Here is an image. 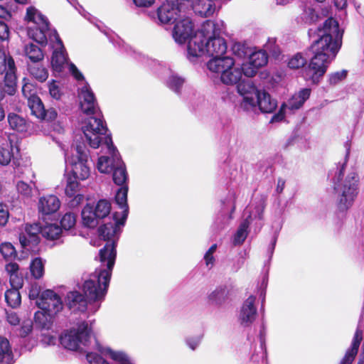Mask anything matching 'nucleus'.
I'll use <instances>...</instances> for the list:
<instances>
[{
  "label": "nucleus",
  "mask_w": 364,
  "mask_h": 364,
  "mask_svg": "<svg viewBox=\"0 0 364 364\" xmlns=\"http://www.w3.org/2000/svg\"><path fill=\"white\" fill-rule=\"evenodd\" d=\"M319 38L315 41L311 49L314 56L303 72V76L312 83H318L326 73L327 68L341 46L342 33L338 22L328 18L322 29L318 28Z\"/></svg>",
  "instance_id": "obj_1"
},
{
  "label": "nucleus",
  "mask_w": 364,
  "mask_h": 364,
  "mask_svg": "<svg viewBox=\"0 0 364 364\" xmlns=\"http://www.w3.org/2000/svg\"><path fill=\"white\" fill-rule=\"evenodd\" d=\"M220 33V28L213 21L204 22L188 42V57L208 55L211 57L210 60L226 58L224 55L227 51V43L224 38L219 36Z\"/></svg>",
  "instance_id": "obj_2"
},
{
  "label": "nucleus",
  "mask_w": 364,
  "mask_h": 364,
  "mask_svg": "<svg viewBox=\"0 0 364 364\" xmlns=\"http://www.w3.org/2000/svg\"><path fill=\"white\" fill-rule=\"evenodd\" d=\"M107 248L109 251L107 257L105 255L106 251L102 250L100 252L102 267L91 274L89 278L85 280L82 287L85 296L89 300L88 310L92 314L99 309L100 304L98 303L105 298L114 264L115 255L113 247L107 246Z\"/></svg>",
  "instance_id": "obj_3"
},
{
  "label": "nucleus",
  "mask_w": 364,
  "mask_h": 364,
  "mask_svg": "<svg viewBox=\"0 0 364 364\" xmlns=\"http://www.w3.org/2000/svg\"><path fill=\"white\" fill-rule=\"evenodd\" d=\"M82 130L92 148L97 149L105 145L113 153V181L118 186L123 185L127 179L125 166L113 145L110 135L107 134L108 130L104 122L100 118L90 117L82 127Z\"/></svg>",
  "instance_id": "obj_4"
},
{
  "label": "nucleus",
  "mask_w": 364,
  "mask_h": 364,
  "mask_svg": "<svg viewBox=\"0 0 364 364\" xmlns=\"http://www.w3.org/2000/svg\"><path fill=\"white\" fill-rule=\"evenodd\" d=\"M345 164L340 168L333 179L334 191L337 195V205L341 211L350 208L358 193V177L355 173L348 174L344 179Z\"/></svg>",
  "instance_id": "obj_5"
},
{
  "label": "nucleus",
  "mask_w": 364,
  "mask_h": 364,
  "mask_svg": "<svg viewBox=\"0 0 364 364\" xmlns=\"http://www.w3.org/2000/svg\"><path fill=\"white\" fill-rule=\"evenodd\" d=\"M207 67L225 85H235L242 80V69L235 65L232 58L210 60L207 63Z\"/></svg>",
  "instance_id": "obj_6"
},
{
  "label": "nucleus",
  "mask_w": 364,
  "mask_h": 364,
  "mask_svg": "<svg viewBox=\"0 0 364 364\" xmlns=\"http://www.w3.org/2000/svg\"><path fill=\"white\" fill-rule=\"evenodd\" d=\"M37 304L41 311L35 314V321L43 328L48 329L52 317L63 309L61 299L53 291L48 289L41 294Z\"/></svg>",
  "instance_id": "obj_7"
},
{
  "label": "nucleus",
  "mask_w": 364,
  "mask_h": 364,
  "mask_svg": "<svg viewBox=\"0 0 364 364\" xmlns=\"http://www.w3.org/2000/svg\"><path fill=\"white\" fill-rule=\"evenodd\" d=\"M25 19L33 24L28 26V36L40 44H46L49 26L48 19L34 6L27 8Z\"/></svg>",
  "instance_id": "obj_8"
},
{
  "label": "nucleus",
  "mask_w": 364,
  "mask_h": 364,
  "mask_svg": "<svg viewBox=\"0 0 364 364\" xmlns=\"http://www.w3.org/2000/svg\"><path fill=\"white\" fill-rule=\"evenodd\" d=\"M72 156L65 154V161L72 166L71 175L75 179L85 180L90 173L87 164L89 159V150L82 145H77L72 148Z\"/></svg>",
  "instance_id": "obj_9"
},
{
  "label": "nucleus",
  "mask_w": 364,
  "mask_h": 364,
  "mask_svg": "<svg viewBox=\"0 0 364 364\" xmlns=\"http://www.w3.org/2000/svg\"><path fill=\"white\" fill-rule=\"evenodd\" d=\"M97 352L87 353L90 364H132L129 357L122 351H114L109 348H102L96 343Z\"/></svg>",
  "instance_id": "obj_10"
},
{
  "label": "nucleus",
  "mask_w": 364,
  "mask_h": 364,
  "mask_svg": "<svg viewBox=\"0 0 364 364\" xmlns=\"http://www.w3.org/2000/svg\"><path fill=\"white\" fill-rule=\"evenodd\" d=\"M3 80L4 92L12 95L16 92V76L14 59L0 51V80Z\"/></svg>",
  "instance_id": "obj_11"
},
{
  "label": "nucleus",
  "mask_w": 364,
  "mask_h": 364,
  "mask_svg": "<svg viewBox=\"0 0 364 364\" xmlns=\"http://www.w3.org/2000/svg\"><path fill=\"white\" fill-rule=\"evenodd\" d=\"M90 334V328L85 323L79 326L77 330L73 329L65 332L60 338L61 345L70 350H77L80 345H86Z\"/></svg>",
  "instance_id": "obj_12"
},
{
  "label": "nucleus",
  "mask_w": 364,
  "mask_h": 364,
  "mask_svg": "<svg viewBox=\"0 0 364 364\" xmlns=\"http://www.w3.org/2000/svg\"><path fill=\"white\" fill-rule=\"evenodd\" d=\"M114 221L113 223H107L105 225L100 227L98 230L100 236L104 240L107 241L105 247L100 251V252L102 250L106 251V257L108 256V252H109L107 250V246L113 247V251L116 255V242L121 232V227L123 226L125 223V220H124L123 218L119 220L117 218V213L114 214Z\"/></svg>",
  "instance_id": "obj_13"
},
{
  "label": "nucleus",
  "mask_w": 364,
  "mask_h": 364,
  "mask_svg": "<svg viewBox=\"0 0 364 364\" xmlns=\"http://www.w3.org/2000/svg\"><path fill=\"white\" fill-rule=\"evenodd\" d=\"M256 296H249L242 303L238 314L237 321L242 327L250 326L257 316V309L255 306Z\"/></svg>",
  "instance_id": "obj_14"
},
{
  "label": "nucleus",
  "mask_w": 364,
  "mask_h": 364,
  "mask_svg": "<svg viewBox=\"0 0 364 364\" xmlns=\"http://www.w3.org/2000/svg\"><path fill=\"white\" fill-rule=\"evenodd\" d=\"M239 95L242 97L241 106L246 110H250L256 107V96L259 91L254 84L250 80H242L237 85Z\"/></svg>",
  "instance_id": "obj_15"
},
{
  "label": "nucleus",
  "mask_w": 364,
  "mask_h": 364,
  "mask_svg": "<svg viewBox=\"0 0 364 364\" xmlns=\"http://www.w3.org/2000/svg\"><path fill=\"white\" fill-rule=\"evenodd\" d=\"M181 6L173 0L166 1L158 9L157 14L159 22L162 24H169L176 22L182 16Z\"/></svg>",
  "instance_id": "obj_16"
},
{
  "label": "nucleus",
  "mask_w": 364,
  "mask_h": 364,
  "mask_svg": "<svg viewBox=\"0 0 364 364\" xmlns=\"http://www.w3.org/2000/svg\"><path fill=\"white\" fill-rule=\"evenodd\" d=\"M311 94V90L304 88L298 93L294 95L286 103H284L278 114L273 116L272 121L279 122L283 119L284 111L286 109L290 110L299 109L306 100L309 99Z\"/></svg>",
  "instance_id": "obj_17"
},
{
  "label": "nucleus",
  "mask_w": 364,
  "mask_h": 364,
  "mask_svg": "<svg viewBox=\"0 0 364 364\" xmlns=\"http://www.w3.org/2000/svg\"><path fill=\"white\" fill-rule=\"evenodd\" d=\"M50 40L54 43V51L52 55L51 65L54 71L60 73L63 70L65 64L67 63L68 58L65 53L63 42L55 31L53 33H50Z\"/></svg>",
  "instance_id": "obj_18"
},
{
  "label": "nucleus",
  "mask_w": 364,
  "mask_h": 364,
  "mask_svg": "<svg viewBox=\"0 0 364 364\" xmlns=\"http://www.w3.org/2000/svg\"><path fill=\"white\" fill-rule=\"evenodd\" d=\"M193 31V26L188 18H181L176 22L173 31V37L178 43H183Z\"/></svg>",
  "instance_id": "obj_19"
},
{
  "label": "nucleus",
  "mask_w": 364,
  "mask_h": 364,
  "mask_svg": "<svg viewBox=\"0 0 364 364\" xmlns=\"http://www.w3.org/2000/svg\"><path fill=\"white\" fill-rule=\"evenodd\" d=\"M79 99L82 112L87 114L95 113L97 104L94 95L87 85L85 84L80 88Z\"/></svg>",
  "instance_id": "obj_20"
},
{
  "label": "nucleus",
  "mask_w": 364,
  "mask_h": 364,
  "mask_svg": "<svg viewBox=\"0 0 364 364\" xmlns=\"http://www.w3.org/2000/svg\"><path fill=\"white\" fill-rule=\"evenodd\" d=\"M42 228L38 224L26 225L25 231L20 234L19 241L23 247L27 248L31 245H36L38 242V234L41 233Z\"/></svg>",
  "instance_id": "obj_21"
},
{
  "label": "nucleus",
  "mask_w": 364,
  "mask_h": 364,
  "mask_svg": "<svg viewBox=\"0 0 364 364\" xmlns=\"http://www.w3.org/2000/svg\"><path fill=\"white\" fill-rule=\"evenodd\" d=\"M60 207L59 198L54 195H48L40 198L38 208L43 215H51L57 212Z\"/></svg>",
  "instance_id": "obj_22"
},
{
  "label": "nucleus",
  "mask_w": 364,
  "mask_h": 364,
  "mask_svg": "<svg viewBox=\"0 0 364 364\" xmlns=\"http://www.w3.org/2000/svg\"><path fill=\"white\" fill-rule=\"evenodd\" d=\"M65 302L72 311L84 312L87 309L89 300L78 291H74L68 293Z\"/></svg>",
  "instance_id": "obj_23"
},
{
  "label": "nucleus",
  "mask_w": 364,
  "mask_h": 364,
  "mask_svg": "<svg viewBox=\"0 0 364 364\" xmlns=\"http://www.w3.org/2000/svg\"><path fill=\"white\" fill-rule=\"evenodd\" d=\"M256 107L264 113H271L277 107V101L264 90H259L255 98Z\"/></svg>",
  "instance_id": "obj_24"
},
{
  "label": "nucleus",
  "mask_w": 364,
  "mask_h": 364,
  "mask_svg": "<svg viewBox=\"0 0 364 364\" xmlns=\"http://www.w3.org/2000/svg\"><path fill=\"white\" fill-rule=\"evenodd\" d=\"M214 0H196L193 4V10L196 15L201 17L212 16L215 11Z\"/></svg>",
  "instance_id": "obj_25"
},
{
  "label": "nucleus",
  "mask_w": 364,
  "mask_h": 364,
  "mask_svg": "<svg viewBox=\"0 0 364 364\" xmlns=\"http://www.w3.org/2000/svg\"><path fill=\"white\" fill-rule=\"evenodd\" d=\"M363 338V331L358 327L354 335L352 345L349 348L340 364H351L358 353V348Z\"/></svg>",
  "instance_id": "obj_26"
},
{
  "label": "nucleus",
  "mask_w": 364,
  "mask_h": 364,
  "mask_svg": "<svg viewBox=\"0 0 364 364\" xmlns=\"http://www.w3.org/2000/svg\"><path fill=\"white\" fill-rule=\"evenodd\" d=\"M300 18L306 23H314L321 18L316 6L311 4H304L301 6Z\"/></svg>",
  "instance_id": "obj_27"
},
{
  "label": "nucleus",
  "mask_w": 364,
  "mask_h": 364,
  "mask_svg": "<svg viewBox=\"0 0 364 364\" xmlns=\"http://www.w3.org/2000/svg\"><path fill=\"white\" fill-rule=\"evenodd\" d=\"M14 363V355L9 341L5 338L0 337V364H13Z\"/></svg>",
  "instance_id": "obj_28"
},
{
  "label": "nucleus",
  "mask_w": 364,
  "mask_h": 364,
  "mask_svg": "<svg viewBox=\"0 0 364 364\" xmlns=\"http://www.w3.org/2000/svg\"><path fill=\"white\" fill-rule=\"evenodd\" d=\"M82 219L84 225L93 228L98 225V219L100 218L95 214L93 207L87 205L82 211Z\"/></svg>",
  "instance_id": "obj_29"
},
{
  "label": "nucleus",
  "mask_w": 364,
  "mask_h": 364,
  "mask_svg": "<svg viewBox=\"0 0 364 364\" xmlns=\"http://www.w3.org/2000/svg\"><path fill=\"white\" fill-rule=\"evenodd\" d=\"M28 105L33 115L40 119L43 118V115L45 114V107L41 100L38 96H29Z\"/></svg>",
  "instance_id": "obj_30"
},
{
  "label": "nucleus",
  "mask_w": 364,
  "mask_h": 364,
  "mask_svg": "<svg viewBox=\"0 0 364 364\" xmlns=\"http://www.w3.org/2000/svg\"><path fill=\"white\" fill-rule=\"evenodd\" d=\"M8 122L11 128L18 132H26L28 128V124L26 120L14 113H10L8 115Z\"/></svg>",
  "instance_id": "obj_31"
},
{
  "label": "nucleus",
  "mask_w": 364,
  "mask_h": 364,
  "mask_svg": "<svg viewBox=\"0 0 364 364\" xmlns=\"http://www.w3.org/2000/svg\"><path fill=\"white\" fill-rule=\"evenodd\" d=\"M127 192L128 188L124 186L120 188L117 192L115 196L116 203L119 205V208L122 210V216L124 220H126L128 215V205H127Z\"/></svg>",
  "instance_id": "obj_32"
},
{
  "label": "nucleus",
  "mask_w": 364,
  "mask_h": 364,
  "mask_svg": "<svg viewBox=\"0 0 364 364\" xmlns=\"http://www.w3.org/2000/svg\"><path fill=\"white\" fill-rule=\"evenodd\" d=\"M106 148L107 149L108 153L111 155V157L105 156H100L98 159L97 168L101 173H109L114 168L113 166V153L110 151L107 146Z\"/></svg>",
  "instance_id": "obj_33"
},
{
  "label": "nucleus",
  "mask_w": 364,
  "mask_h": 364,
  "mask_svg": "<svg viewBox=\"0 0 364 364\" xmlns=\"http://www.w3.org/2000/svg\"><path fill=\"white\" fill-rule=\"evenodd\" d=\"M25 55L32 61V62H39L43 59V53L41 49L38 47L36 45L33 43H29L25 46L24 48Z\"/></svg>",
  "instance_id": "obj_34"
},
{
  "label": "nucleus",
  "mask_w": 364,
  "mask_h": 364,
  "mask_svg": "<svg viewBox=\"0 0 364 364\" xmlns=\"http://www.w3.org/2000/svg\"><path fill=\"white\" fill-rule=\"evenodd\" d=\"M62 232L61 228L56 224H48L42 228V235L48 240L58 239Z\"/></svg>",
  "instance_id": "obj_35"
},
{
  "label": "nucleus",
  "mask_w": 364,
  "mask_h": 364,
  "mask_svg": "<svg viewBox=\"0 0 364 364\" xmlns=\"http://www.w3.org/2000/svg\"><path fill=\"white\" fill-rule=\"evenodd\" d=\"M19 288H13L5 292V299L7 304L12 308L17 307L21 303Z\"/></svg>",
  "instance_id": "obj_36"
},
{
  "label": "nucleus",
  "mask_w": 364,
  "mask_h": 364,
  "mask_svg": "<svg viewBox=\"0 0 364 364\" xmlns=\"http://www.w3.org/2000/svg\"><path fill=\"white\" fill-rule=\"evenodd\" d=\"M227 296L228 293L225 289L218 288L209 294L208 300L213 304L219 305L225 301Z\"/></svg>",
  "instance_id": "obj_37"
},
{
  "label": "nucleus",
  "mask_w": 364,
  "mask_h": 364,
  "mask_svg": "<svg viewBox=\"0 0 364 364\" xmlns=\"http://www.w3.org/2000/svg\"><path fill=\"white\" fill-rule=\"evenodd\" d=\"M250 61L253 66L259 68L267 63V55L264 51L259 50L250 55Z\"/></svg>",
  "instance_id": "obj_38"
},
{
  "label": "nucleus",
  "mask_w": 364,
  "mask_h": 364,
  "mask_svg": "<svg viewBox=\"0 0 364 364\" xmlns=\"http://www.w3.org/2000/svg\"><path fill=\"white\" fill-rule=\"evenodd\" d=\"M94 210L100 219L104 218L109 214L111 211V204L107 200H100L97 202Z\"/></svg>",
  "instance_id": "obj_39"
},
{
  "label": "nucleus",
  "mask_w": 364,
  "mask_h": 364,
  "mask_svg": "<svg viewBox=\"0 0 364 364\" xmlns=\"http://www.w3.org/2000/svg\"><path fill=\"white\" fill-rule=\"evenodd\" d=\"M250 225L248 219L245 220L240 225L234 237V244H242L247 236V228Z\"/></svg>",
  "instance_id": "obj_40"
},
{
  "label": "nucleus",
  "mask_w": 364,
  "mask_h": 364,
  "mask_svg": "<svg viewBox=\"0 0 364 364\" xmlns=\"http://www.w3.org/2000/svg\"><path fill=\"white\" fill-rule=\"evenodd\" d=\"M31 272L36 279H40L44 273V264L41 258L36 257L32 260L31 265Z\"/></svg>",
  "instance_id": "obj_41"
},
{
  "label": "nucleus",
  "mask_w": 364,
  "mask_h": 364,
  "mask_svg": "<svg viewBox=\"0 0 364 364\" xmlns=\"http://www.w3.org/2000/svg\"><path fill=\"white\" fill-rule=\"evenodd\" d=\"M13 157V146L11 144H7L6 146L0 148V164L1 165H8Z\"/></svg>",
  "instance_id": "obj_42"
},
{
  "label": "nucleus",
  "mask_w": 364,
  "mask_h": 364,
  "mask_svg": "<svg viewBox=\"0 0 364 364\" xmlns=\"http://www.w3.org/2000/svg\"><path fill=\"white\" fill-rule=\"evenodd\" d=\"M79 191V183L77 179L73 177L68 176L67 178V184L65 189V194L68 197L72 198Z\"/></svg>",
  "instance_id": "obj_43"
},
{
  "label": "nucleus",
  "mask_w": 364,
  "mask_h": 364,
  "mask_svg": "<svg viewBox=\"0 0 364 364\" xmlns=\"http://www.w3.org/2000/svg\"><path fill=\"white\" fill-rule=\"evenodd\" d=\"M183 83L184 79L174 74L171 75L167 80L168 87L176 92H180Z\"/></svg>",
  "instance_id": "obj_44"
},
{
  "label": "nucleus",
  "mask_w": 364,
  "mask_h": 364,
  "mask_svg": "<svg viewBox=\"0 0 364 364\" xmlns=\"http://www.w3.org/2000/svg\"><path fill=\"white\" fill-rule=\"evenodd\" d=\"M30 73L40 82H44L48 77V70L41 66H32L29 68Z\"/></svg>",
  "instance_id": "obj_45"
},
{
  "label": "nucleus",
  "mask_w": 364,
  "mask_h": 364,
  "mask_svg": "<svg viewBox=\"0 0 364 364\" xmlns=\"http://www.w3.org/2000/svg\"><path fill=\"white\" fill-rule=\"evenodd\" d=\"M306 63V58L301 53H296L289 60L288 65L291 69H299L303 68Z\"/></svg>",
  "instance_id": "obj_46"
},
{
  "label": "nucleus",
  "mask_w": 364,
  "mask_h": 364,
  "mask_svg": "<svg viewBox=\"0 0 364 364\" xmlns=\"http://www.w3.org/2000/svg\"><path fill=\"white\" fill-rule=\"evenodd\" d=\"M62 228L65 230H70L73 228L76 223V216L74 213H65L60 220Z\"/></svg>",
  "instance_id": "obj_47"
},
{
  "label": "nucleus",
  "mask_w": 364,
  "mask_h": 364,
  "mask_svg": "<svg viewBox=\"0 0 364 364\" xmlns=\"http://www.w3.org/2000/svg\"><path fill=\"white\" fill-rule=\"evenodd\" d=\"M0 252L6 259H10L16 255V250L10 242H4L0 245Z\"/></svg>",
  "instance_id": "obj_48"
},
{
  "label": "nucleus",
  "mask_w": 364,
  "mask_h": 364,
  "mask_svg": "<svg viewBox=\"0 0 364 364\" xmlns=\"http://www.w3.org/2000/svg\"><path fill=\"white\" fill-rule=\"evenodd\" d=\"M347 71L341 70L333 73L328 76V81L331 85H336L346 77Z\"/></svg>",
  "instance_id": "obj_49"
},
{
  "label": "nucleus",
  "mask_w": 364,
  "mask_h": 364,
  "mask_svg": "<svg viewBox=\"0 0 364 364\" xmlns=\"http://www.w3.org/2000/svg\"><path fill=\"white\" fill-rule=\"evenodd\" d=\"M216 249L217 245L214 244L209 248V250L205 254L204 259L205 262V264L207 267L210 268H211L214 264L215 258L213 257V254L216 251Z\"/></svg>",
  "instance_id": "obj_50"
},
{
  "label": "nucleus",
  "mask_w": 364,
  "mask_h": 364,
  "mask_svg": "<svg viewBox=\"0 0 364 364\" xmlns=\"http://www.w3.org/2000/svg\"><path fill=\"white\" fill-rule=\"evenodd\" d=\"M18 192L24 196H31L32 194V186L23 181H19L16 185Z\"/></svg>",
  "instance_id": "obj_51"
},
{
  "label": "nucleus",
  "mask_w": 364,
  "mask_h": 364,
  "mask_svg": "<svg viewBox=\"0 0 364 364\" xmlns=\"http://www.w3.org/2000/svg\"><path fill=\"white\" fill-rule=\"evenodd\" d=\"M242 69V75H244L246 77H251L255 75L257 71V68L253 66L250 61L248 63L242 64V66L240 67Z\"/></svg>",
  "instance_id": "obj_52"
},
{
  "label": "nucleus",
  "mask_w": 364,
  "mask_h": 364,
  "mask_svg": "<svg viewBox=\"0 0 364 364\" xmlns=\"http://www.w3.org/2000/svg\"><path fill=\"white\" fill-rule=\"evenodd\" d=\"M9 282L13 288H21L23 283V277L18 272L9 276Z\"/></svg>",
  "instance_id": "obj_53"
},
{
  "label": "nucleus",
  "mask_w": 364,
  "mask_h": 364,
  "mask_svg": "<svg viewBox=\"0 0 364 364\" xmlns=\"http://www.w3.org/2000/svg\"><path fill=\"white\" fill-rule=\"evenodd\" d=\"M49 93L52 97L55 99H60L61 96V91L55 81L52 80L48 84Z\"/></svg>",
  "instance_id": "obj_54"
},
{
  "label": "nucleus",
  "mask_w": 364,
  "mask_h": 364,
  "mask_svg": "<svg viewBox=\"0 0 364 364\" xmlns=\"http://www.w3.org/2000/svg\"><path fill=\"white\" fill-rule=\"evenodd\" d=\"M9 219V210L6 205L0 203V225H5Z\"/></svg>",
  "instance_id": "obj_55"
},
{
  "label": "nucleus",
  "mask_w": 364,
  "mask_h": 364,
  "mask_svg": "<svg viewBox=\"0 0 364 364\" xmlns=\"http://www.w3.org/2000/svg\"><path fill=\"white\" fill-rule=\"evenodd\" d=\"M233 53L239 56L240 58H243L247 55V51L246 48L240 43H236L232 47Z\"/></svg>",
  "instance_id": "obj_56"
},
{
  "label": "nucleus",
  "mask_w": 364,
  "mask_h": 364,
  "mask_svg": "<svg viewBox=\"0 0 364 364\" xmlns=\"http://www.w3.org/2000/svg\"><path fill=\"white\" fill-rule=\"evenodd\" d=\"M41 291V287L38 284H33L29 290V298L31 299H37L38 296L40 295Z\"/></svg>",
  "instance_id": "obj_57"
},
{
  "label": "nucleus",
  "mask_w": 364,
  "mask_h": 364,
  "mask_svg": "<svg viewBox=\"0 0 364 364\" xmlns=\"http://www.w3.org/2000/svg\"><path fill=\"white\" fill-rule=\"evenodd\" d=\"M6 319L10 324L14 326L18 325L20 321L18 315L14 311H11L6 312Z\"/></svg>",
  "instance_id": "obj_58"
},
{
  "label": "nucleus",
  "mask_w": 364,
  "mask_h": 364,
  "mask_svg": "<svg viewBox=\"0 0 364 364\" xmlns=\"http://www.w3.org/2000/svg\"><path fill=\"white\" fill-rule=\"evenodd\" d=\"M57 112L53 108H50L47 110L45 109V114L43 115V118L41 119L47 120V121H53L57 117Z\"/></svg>",
  "instance_id": "obj_59"
},
{
  "label": "nucleus",
  "mask_w": 364,
  "mask_h": 364,
  "mask_svg": "<svg viewBox=\"0 0 364 364\" xmlns=\"http://www.w3.org/2000/svg\"><path fill=\"white\" fill-rule=\"evenodd\" d=\"M202 339L201 336H198L196 337L189 338L186 340V343L192 350H195L197 346L199 345L200 341Z\"/></svg>",
  "instance_id": "obj_60"
},
{
  "label": "nucleus",
  "mask_w": 364,
  "mask_h": 364,
  "mask_svg": "<svg viewBox=\"0 0 364 364\" xmlns=\"http://www.w3.org/2000/svg\"><path fill=\"white\" fill-rule=\"evenodd\" d=\"M69 69H70V71L72 73V75L74 76V77L77 80H78V81H80V80L83 81L84 80V76L78 70V69L77 68V67L74 64L70 63L69 65Z\"/></svg>",
  "instance_id": "obj_61"
},
{
  "label": "nucleus",
  "mask_w": 364,
  "mask_h": 364,
  "mask_svg": "<svg viewBox=\"0 0 364 364\" xmlns=\"http://www.w3.org/2000/svg\"><path fill=\"white\" fill-rule=\"evenodd\" d=\"M5 270L9 276L16 274L19 271V267L16 263L10 262L6 264Z\"/></svg>",
  "instance_id": "obj_62"
},
{
  "label": "nucleus",
  "mask_w": 364,
  "mask_h": 364,
  "mask_svg": "<svg viewBox=\"0 0 364 364\" xmlns=\"http://www.w3.org/2000/svg\"><path fill=\"white\" fill-rule=\"evenodd\" d=\"M9 31L8 26L0 21V39L2 41L6 40L9 38Z\"/></svg>",
  "instance_id": "obj_63"
},
{
  "label": "nucleus",
  "mask_w": 364,
  "mask_h": 364,
  "mask_svg": "<svg viewBox=\"0 0 364 364\" xmlns=\"http://www.w3.org/2000/svg\"><path fill=\"white\" fill-rule=\"evenodd\" d=\"M72 198L73 199L70 200L69 204L73 208L79 205L84 200V196L79 193H76Z\"/></svg>",
  "instance_id": "obj_64"
}]
</instances>
